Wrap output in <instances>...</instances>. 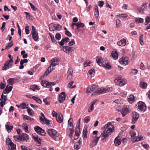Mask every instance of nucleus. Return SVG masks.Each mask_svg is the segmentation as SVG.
I'll use <instances>...</instances> for the list:
<instances>
[{
	"instance_id": "9",
	"label": "nucleus",
	"mask_w": 150,
	"mask_h": 150,
	"mask_svg": "<svg viewBox=\"0 0 150 150\" xmlns=\"http://www.w3.org/2000/svg\"><path fill=\"white\" fill-rule=\"evenodd\" d=\"M138 109L141 111H145L146 109L145 104L142 101H139L137 103Z\"/></svg>"
},
{
	"instance_id": "36",
	"label": "nucleus",
	"mask_w": 150,
	"mask_h": 150,
	"mask_svg": "<svg viewBox=\"0 0 150 150\" xmlns=\"http://www.w3.org/2000/svg\"><path fill=\"white\" fill-rule=\"evenodd\" d=\"M145 21L144 24L145 25H147L150 21V15L147 16L146 17Z\"/></svg>"
},
{
	"instance_id": "49",
	"label": "nucleus",
	"mask_w": 150,
	"mask_h": 150,
	"mask_svg": "<svg viewBox=\"0 0 150 150\" xmlns=\"http://www.w3.org/2000/svg\"><path fill=\"white\" fill-rule=\"evenodd\" d=\"M116 26L117 28H119L121 25V21L120 20L117 19L116 21Z\"/></svg>"
},
{
	"instance_id": "18",
	"label": "nucleus",
	"mask_w": 150,
	"mask_h": 150,
	"mask_svg": "<svg viewBox=\"0 0 150 150\" xmlns=\"http://www.w3.org/2000/svg\"><path fill=\"white\" fill-rule=\"evenodd\" d=\"M149 7V5L147 4H144L142 6L140 9L139 10V11L142 12L144 11H145L146 9L148 8Z\"/></svg>"
},
{
	"instance_id": "39",
	"label": "nucleus",
	"mask_w": 150,
	"mask_h": 150,
	"mask_svg": "<svg viewBox=\"0 0 150 150\" xmlns=\"http://www.w3.org/2000/svg\"><path fill=\"white\" fill-rule=\"evenodd\" d=\"M7 81L11 85L15 83L14 78H10L7 80Z\"/></svg>"
},
{
	"instance_id": "33",
	"label": "nucleus",
	"mask_w": 150,
	"mask_h": 150,
	"mask_svg": "<svg viewBox=\"0 0 150 150\" xmlns=\"http://www.w3.org/2000/svg\"><path fill=\"white\" fill-rule=\"evenodd\" d=\"M9 141L10 146L11 148V149H10V150H15L16 148V145L10 139Z\"/></svg>"
},
{
	"instance_id": "25",
	"label": "nucleus",
	"mask_w": 150,
	"mask_h": 150,
	"mask_svg": "<svg viewBox=\"0 0 150 150\" xmlns=\"http://www.w3.org/2000/svg\"><path fill=\"white\" fill-rule=\"evenodd\" d=\"M121 143V140L120 139V137L118 136L116 137L114 141V143L115 145L117 146L120 145Z\"/></svg>"
},
{
	"instance_id": "21",
	"label": "nucleus",
	"mask_w": 150,
	"mask_h": 150,
	"mask_svg": "<svg viewBox=\"0 0 150 150\" xmlns=\"http://www.w3.org/2000/svg\"><path fill=\"white\" fill-rule=\"evenodd\" d=\"M79 123L78 125H76V130L75 132V135L78 136H79L80 134V128L79 127V126L80 125V118L79 119Z\"/></svg>"
},
{
	"instance_id": "19",
	"label": "nucleus",
	"mask_w": 150,
	"mask_h": 150,
	"mask_svg": "<svg viewBox=\"0 0 150 150\" xmlns=\"http://www.w3.org/2000/svg\"><path fill=\"white\" fill-rule=\"evenodd\" d=\"M33 138L37 142L38 144H40L41 143V139L38 137V135L36 134L32 135Z\"/></svg>"
},
{
	"instance_id": "37",
	"label": "nucleus",
	"mask_w": 150,
	"mask_h": 150,
	"mask_svg": "<svg viewBox=\"0 0 150 150\" xmlns=\"http://www.w3.org/2000/svg\"><path fill=\"white\" fill-rule=\"evenodd\" d=\"M139 86L140 87L143 88H145L147 86V84L144 82H140Z\"/></svg>"
},
{
	"instance_id": "15",
	"label": "nucleus",
	"mask_w": 150,
	"mask_h": 150,
	"mask_svg": "<svg viewBox=\"0 0 150 150\" xmlns=\"http://www.w3.org/2000/svg\"><path fill=\"white\" fill-rule=\"evenodd\" d=\"M119 62L121 64L126 65L127 64L128 61L127 58L125 57H122L120 59Z\"/></svg>"
},
{
	"instance_id": "23",
	"label": "nucleus",
	"mask_w": 150,
	"mask_h": 150,
	"mask_svg": "<svg viewBox=\"0 0 150 150\" xmlns=\"http://www.w3.org/2000/svg\"><path fill=\"white\" fill-rule=\"evenodd\" d=\"M70 41V39L68 37H66L64 39H62L61 41L59 42V45L61 46H63L64 43H67Z\"/></svg>"
},
{
	"instance_id": "43",
	"label": "nucleus",
	"mask_w": 150,
	"mask_h": 150,
	"mask_svg": "<svg viewBox=\"0 0 150 150\" xmlns=\"http://www.w3.org/2000/svg\"><path fill=\"white\" fill-rule=\"evenodd\" d=\"M138 72V70L135 69H132L130 70V73L131 74L135 75Z\"/></svg>"
},
{
	"instance_id": "38",
	"label": "nucleus",
	"mask_w": 150,
	"mask_h": 150,
	"mask_svg": "<svg viewBox=\"0 0 150 150\" xmlns=\"http://www.w3.org/2000/svg\"><path fill=\"white\" fill-rule=\"evenodd\" d=\"M95 73V71L94 69H91L88 72V75L89 76L92 77V75L94 74Z\"/></svg>"
},
{
	"instance_id": "51",
	"label": "nucleus",
	"mask_w": 150,
	"mask_h": 150,
	"mask_svg": "<svg viewBox=\"0 0 150 150\" xmlns=\"http://www.w3.org/2000/svg\"><path fill=\"white\" fill-rule=\"evenodd\" d=\"M74 83V81H72L71 82H70L68 84V86L69 88H75L76 87V85H74L73 86H72V84Z\"/></svg>"
},
{
	"instance_id": "60",
	"label": "nucleus",
	"mask_w": 150,
	"mask_h": 150,
	"mask_svg": "<svg viewBox=\"0 0 150 150\" xmlns=\"http://www.w3.org/2000/svg\"><path fill=\"white\" fill-rule=\"evenodd\" d=\"M29 27L28 25L26 26L25 27V32L26 34H28L29 33Z\"/></svg>"
},
{
	"instance_id": "42",
	"label": "nucleus",
	"mask_w": 150,
	"mask_h": 150,
	"mask_svg": "<svg viewBox=\"0 0 150 150\" xmlns=\"http://www.w3.org/2000/svg\"><path fill=\"white\" fill-rule=\"evenodd\" d=\"M25 50L22 51L21 52V54L23 56V58H25L27 57L28 54H27L25 53Z\"/></svg>"
},
{
	"instance_id": "62",
	"label": "nucleus",
	"mask_w": 150,
	"mask_h": 150,
	"mask_svg": "<svg viewBox=\"0 0 150 150\" xmlns=\"http://www.w3.org/2000/svg\"><path fill=\"white\" fill-rule=\"evenodd\" d=\"M55 37L56 39L59 40H60L61 38V35L59 33H57Z\"/></svg>"
},
{
	"instance_id": "16",
	"label": "nucleus",
	"mask_w": 150,
	"mask_h": 150,
	"mask_svg": "<svg viewBox=\"0 0 150 150\" xmlns=\"http://www.w3.org/2000/svg\"><path fill=\"white\" fill-rule=\"evenodd\" d=\"M51 63L50 66H51V68L52 67H54L56 65L58 64L57 61L56 60L55 58L52 59L50 61Z\"/></svg>"
},
{
	"instance_id": "4",
	"label": "nucleus",
	"mask_w": 150,
	"mask_h": 150,
	"mask_svg": "<svg viewBox=\"0 0 150 150\" xmlns=\"http://www.w3.org/2000/svg\"><path fill=\"white\" fill-rule=\"evenodd\" d=\"M47 132L54 140L57 141L60 140L61 135L57 131L53 129H47Z\"/></svg>"
},
{
	"instance_id": "64",
	"label": "nucleus",
	"mask_w": 150,
	"mask_h": 150,
	"mask_svg": "<svg viewBox=\"0 0 150 150\" xmlns=\"http://www.w3.org/2000/svg\"><path fill=\"white\" fill-rule=\"evenodd\" d=\"M104 3L103 1H99L98 3V5L100 7H102L104 4Z\"/></svg>"
},
{
	"instance_id": "40",
	"label": "nucleus",
	"mask_w": 150,
	"mask_h": 150,
	"mask_svg": "<svg viewBox=\"0 0 150 150\" xmlns=\"http://www.w3.org/2000/svg\"><path fill=\"white\" fill-rule=\"evenodd\" d=\"M6 127L7 129V131L8 132H10L11 131L13 128V127L12 125L11 126H10L8 125H6Z\"/></svg>"
},
{
	"instance_id": "52",
	"label": "nucleus",
	"mask_w": 150,
	"mask_h": 150,
	"mask_svg": "<svg viewBox=\"0 0 150 150\" xmlns=\"http://www.w3.org/2000/svg\"><path fill=\"white\" fill-rule=\"evenodd\" d=\"M73 119L72 118H70L68 120V125L70 126H73Z\"/></svg>"
},
{
	"instance_id": "12",
	"label": "nucleus",
	"mask_w": 150,
	"mask_h": 150,
	"mask_svg": "<svg viewBox=\"0 0 150 150\" xmlns=\"http://www.w3.org/2000/svg\"><path fill=\"white\" fill-rule=\"evenodd\" d=\"M62 50L66 53H69L72 52L73 50V47L68 46H64L62 48Z\"/></svg>"
},
{
	"instance_id": "47",
	"label": "nucleus",
	"mask_w": 150,
	"mask_h": 150,
	"mask_svg": "<svg viewBox=\"0 0 150 150\" xmlns=\"http://www.w3.org/2000/svg\"><path fill=\"white\" fill-rule=\"evenodd\" d=\"M83 138H86L87 137V129H84L83 131Z\"/></svg>"
},
{
	"instance_id": "8",
	"label": "nucleus",
	"mask_w": 150,
	"mask_h": 150,
	"mask_svg": "<svg viewBox=\"0 0 150 150\" xmlns=\"http://www.w3.org/2000/svg\"><path fill=\"white\" fill-rule=\"evenodd\" d=\"M41 84L44 87L49 88L55 85L56 83L54 82H49L48 81L44 80L41 81Z\"/></svg>"
},
{
	"instance_id": "63",
	"label": "nucleus",
	"mask_w": 150,
	"mask_h": 150,
	"mask_svg": "<svg viewBox=\"0 0 150 150\" xmlns=\"http://www.w3.org/2000/svg\"><path fill=\"white\" fill-rule=\"evenodd\" d=\"M43 101L45 103V105H49L50 104V102L47 101V99L46 98H44L43 99Z\"/></svg>"
},
{
	"instance_id": "2",
	"label": "nucleus",
	"mask_w": 150,
	"mask_h": 150,
	"mask_svg": "<svg viewBox=\"0 0 150 150\" xmlns=\"http://www.w3.org/2000/svg\"><path fill=\"white\" fill-rule=\"evenodd\" d=\"M99 89V87L98 85L93 84L92 86H89L88 87L86 90V92L87 93H91L93 90H96L92 93L93 95L97 94H100L111 91L112 88V87H109L108 88H103V89L98 90Z\"/></svg>"
},
{
	"instance_id": "59",
	"label": "nucleus",
	"mask_w": 150,
	"mask_h": 150,
	"mask_svg": "<svg viewBox=\"0 0 150 150\" xmlns=\"http://www.w3.org/2000/svg\"><path fill=\"white\" fill-rule=\"evenodd\" d=\"M21 147L22 150H32L30 149L29 148L26 147L25 146H21Z\"/></svg>"
},
{
	"instance_id": "57",
	"label": "nucleus",
	"mask_w": 150,
	"mask_h": 150,
	"mask_svg": "<svg viewBox=\"0 0 150 150\" xmlns=\"http://www.w3.org/2000/svg\"><path fill=\"white\" fill-rule=\"evenodd\" d=\"M90 118L89 116L86 117L84 118V122L85 123H88L90 120Z\"/></svg>"
},
{
	"instance_id": "61",
	"label": "nucleus",
	"mask_w": 150,
	"mask_h": 150,
	"mask_svg": "<svg viewBox=\"0 0 150 150\" xmlns=\"http://www.w3.org/2000/svg\"><path fill=\"white\" fill-rule=\"evenodd\" d=\"M130 134L131 138L132 139H134L135 138L134 137L136 135L135 133L134 132H132L130 133Z\"/></svg>"
},
{
	"instance_id": "24",
	"label": "nucleus",
	"mask_w": 150,
	"mask_h": 150,
	"mask_svg": "<svg viewBox=\"0 0 150 150\" xmlns=\"http://www.w3.org/2000/svg\"><path fill=\"white\" fill-rule=\"evenodd\" d=\"M98 7L97 5L94 6V9L95 11L94 12V15L96 18H97L99 16V11Z\"/></svg>"
},
{
	"instance_id": "55",
	"label": "nucleus",
	"mask_w": 150,
	"mask_h": 150,
	"mask_svg": "<svg viewBox=\"0 0 150 150\" xmlns=\"http://www.w3.org/2000/svg\"><path fill=\"white\" fill-rule=\"evenodd\" d=\"M79 143H75L74 145V147L75 149H76L77 150H78L80 148V145L79 144Z\"/></svg>"
},
{
	"instance_id": "10",
	"label": "nucleus",
	"mask_w": 150,
	"mask_h": 150,
	"mask_svg": "<svg viewBox=\"0 0 150 150\" xmlns=\"http://www.w3.org/2000/svg\"><path fill=\"white\" fill-rule=\"evenodd\" d=\"M139 117V115L138 113L135 112H133L132 116V124H134L136 122Z\"/></svg>"
},
{
	"instance_id": "17",
	"label": "nucleus",
	"mask_w": 150,
	"mask_h": 150,
	"mask_svg": "<svg viewBox=\"0 0 150 150\" xmlns=\"http://www.w3.org/2000/svg\"><path fill=\"white\" fill-rule=\"evenodd\" d=\"M126 43V40L124 38H123L117 42V44L119 46L123 47L125 46Z\"/></svg>"
},
{
	"instance_id": "31",
	"label": "nucleus",
	"mask_w": 150,
	"mask_h": 150,
	"mask_svg": "<svg viewBox=\"0 0 150 150\" xmlns=\"http://www.w3.org/2000/svg\"><path fill=\"white\" fill-rule=\"evenodd\" d=\"M23 118L25 121H27V122H28L29 120H33L32 118L26 115H23Z\"/></svg>"
},
{
	"instance_id": "30",
	"label": "nucleus",
	"mask_w": 150,
	"mask_h": 150,
	"mask_svg": "<svg viewBox=\"0 0 150 150\" xmlns=\"http://www.w3.org/2000/svg\"><path fill=\"white\" fill-rule=\"evenodd\" d=\"M32 37L33 39L35 41H37L38 40V35L37 32L36 33H32Z\"/></svg>"
},
{
	"instance_id": "6",
	"label": "nucleus",
	"mask_w": 150,
	"mask_h": 150,
	"mask_svg": "<svg viewBox=\"0 0 150 150\" xmlns=\"http://www.w3.org/2000/svg\"><path fill=\"white\" fill-rule=\"evenodd\" d=\"M115 82L117 85L122 86L127 83V80L126 79H122L120 77L116 79L115 80Z\"/></svg>"
},
{
	"instance_id": "22",
	"label": "nucleus",
	"mask_w": 150,
	"mask_h": 150,
	"mask_svg": "<svg viewBox=\"0 0 150 150\" xmlns=\"http://www.w3.org/2000/svg\"><path fill=\"white\" fill-rule=\"evenodd\" d=\"M74 130L73 129L68 128L67 129V132L69 137L71 138L73 134Z\"/></svg>"
},
{
	"instance_id": "48",
	"label": "nucleus",
	"mask_w": 150,
	"mask_h": 150,
	"mask_svg": "<svg viewBox=\"0 0 150 150\" xmlns=\"http://www.w3.org/2000/svg\"><path fill=\"white\" fill-rule=\"evenodd\" d=\"M23 128L24 129L25 131L26 132H28V127L27 125H26L24 124H23L22 125Z\"/></svg>"
},
{
	"instance_id": "11",
	"label": "nucleus",
	"mask_w": 150,
	"mask_h": 150,
	"mask_svg": "<svg viewBox=\"0 0 150 150\" xmlns=\"http://www.w3.org/2000/svg\"><path fill=\"white\" fill-rule=\"evenodd\" d=\"M34 129L38 133L42 135H45L46 134L45 131L42 128L38 126L35 127Z\"/></svg>"
},
{
	"instance_id": "46",
	"label": "nucleus",
	"mask_w": 150,
	"mask_h": 150,
	"mask_svg": "<svg viewBox=\"0 0 150 150\" xmlns=\"http://www.w3.org/2000/svg\"><path fill=\"white\" fill-rule=\"evenodd\" d=\"M143 34L141 35L139 37V42L141 44V45H143Z\"/></svg>"
},
{
	"instance_id": "56",
	"label": "nucleus",
	"mask_w": 150,
	"mask_h": 150,
	"mask_svg": "<svg viewBox=\"0 0 150 150\" xmlns=\"http://www.w3.org/2000/svg\"><path fill=\"white\" fill-rule=\"evenodd\" d=\"M54 27H55V29L58 30H61L62 28V26L60 25L59 24H57L56 26H54Z\"/></svg>"
},
{
	"instance_id": "53",
	"label": "nucleus",
	"mask_w": 150,
	"mask_h": 150,
	"mask_svg": "<svg viewBox=\"0 0 150 150\" xmlns=\"http://www.w3.org/2000/svg\"><path fill=\"white\" fill-rule=\"evenodd\" d=\"M50 35L52 42H54L56 43H57V41H56L55 39H54V35L52 34H50Z\"/></svg>"
},
{
	"instance_id": "7",
	"label": "nucleus",
	"mask_w": 150,
	"mask_h": 150,
	"mask_svg": "<svg viewBox=\"0 0 150 150\" xmlns=\"http://www.w3.org/2000/svg\"><path fill=\"white\" fill-rule=\"evenodd\" d=\"M131 111L130 107L129 106H125L122 109L121 112L123 117H124L126 115L129 113Z\"/></svg>"
},
{
	"instance_id": "20",
	"label": "nucleus",
	"mask_w": 150,
	"mask_h": 150,
	"mask_svg": "<svg viewBox=\"0 0 150 150\" xmlns=\"http://www.w3.org/2000/svg\"><path fill=\"white\" fill-rule=\"evenodd\" d=\"M28 136L26 134L23 133L19 136L20 139L23 140L27 141L28 139Z\"/></svg>"
},
{
	"instance_id": "50",
	"label": "nucleus",
	"mask_w": 150,
	"mask_h": 150,
	"mask_svg": "<svg viewBox=\"0 0 150 150\" xmlns=\"http://www.w3.org/2000/svg\"><path fill=\"white\" fill-rule=\"evenodd\" d=\"M20 108L23 109L27 108L26 107V104L25 103H23L20 104Z\"/></svg>"
},
{
	"instance_id": "32",
	"label": "nucleus",
	"mask_w": 150,
	"mask_h": 150,
	"mask_svg": "<svg viewBox=\"0 0 150 150\" xmlns=\"http://www.w3.org/2000/svg\"><path fill=\"white\" fill-rule=\"evenodd\" d=\"M128 100L129 103H132L134 101V97L132 95H131L129 98H128Z\"/></svg>"
},
{
	"instance_id": "14",
	"label": "nucleus",
	"mask_w": 150,
	"mask_h": 150,
	"mask_svg": "<svg viewBox=\"0 0 150 150\" xmlns=\"http://www.w3.org/2000/svg\"><path fill=\"white\" fill-rule=\"evenodd\" d=\"M56 119L57 121L59 123L62 122L63 121V118L62 114L60 113H57L56 116Z\"/></svg>"
},
{
	"instance_id": "58",
	"label": "nucleus",
	"mask_w": 150,
	"mask_h": 150,
	"mask_svg": "<svg viewBox=\"0 0 150 150\" xmlns=\"http://www.w3.org/2000/svg\"><path fill=\"white\" fill-rule=\"evenodd\" d=\"M135 21H136V22H138V23H143L144 21L143 19L141 18H139L137 19Z\"/></svg>"
},
{
	"instance_id": "1",
	"label": "nucleus",
	"mask_w": 150,
	"mask_h": 150,
	"mask_svg": "<svg viewBox=\"0 0 150 150\" xmlns=\"http://www.w3.org/2000/svg\"><path fill=\"white\" fill-rule=\"evenodd\" d=\"M105 130L99 137L95 136L93 137L94 138L92 140V143L91 144V146L92 147L96 146L98 142L100 137L101 136V140L104 142L106 141L108 139L109 136L112 133L114 130V126L112 125L111 122H108L105 124L104 127Z\"/></svg>"
},
{
	"instance_id": "26",
	"label": "nucleus",
	"mask_w": 150,
	"mask_h": 150,
	"mask_svg": "<svg viewBox=\"0 0 150 150\" xmlns=\"http://www.w3.org/2000/svg\"><path fill=\"white\" fill-rule=\"evenodd\" d=\"M73 71L71 69H69L67 72V74L68 76L67 77V79L70 80L72 78V73Z\"/></svg>"
},
{
	"instance_id": "29",
	"label": "nucleus",
	"mask_w": 150,
	"mask_h": 150,
	"mask_svg": "<svg viewBox=\"0 0 150 150\" xmlns=\"http://www.w3.org/2000/svg\"><path fill=\"white\" fill-rule=\"evenodd\" d=\"M96 101L95 100L93 101L90 107L89 108L88 111L89 112H92L94 109V105L96 103Z\"/></svg>"
},
{
	"instance_id": "41",
	"label": "nucleus",
	"mask_w": 150,
	"mask_h": 150,
	"mask_svg": "<svg viewBox=\"0 0 150 150\" xmlns=\"http://www.w3.org/2000/svg\"><path fill=\"white\" fill-rule=\"evenodd\" d=\"M77 24V29H79V28H83L85 26L84 24L82 23H80L79 22H78L76 23Z\"/></svg>"
},
{
	"instance_id": "3",
	"label": "nucleus",
	"mask_w": 150,
	"mask_h": 150,
	"mask_svg": "<svg viewBox=\"0 0 150 150\" xmlns=\"http://www.w3.org/2000/svg\"><path fill=\"white\" fill-rule=\"evenodd\" d=\"M96 61L98 64L100 66L103 67L105 68L110 69L111 66L109 63L108 61L105 59H102V57H97Z\"/></svg>"
},
{
	"instance_id": "54",
	"label": "nucleus",
	"mask_w": 150,
	"mask_h": 150,
	"mask_svg": "<svg viewBox=\"0 0 150 150\" xmlns=\"http://www.w3.org/2000/svg\"><path fill=\"white\" fill-rule=\"evenodd\" d=\"M90 64L91 62L89 61H86V62L84 63V67H86L88 66H91Z\"/></svg>"
},
{
	"instance_id": "45",
	"label": "nucleus",
	"mask_w": 150,
	"mask_h": 150,
	"mask_svg": "<svg viewBox=\"0 0 150 150\" xmlns=\"http://www.w3.org/2000/svg\"><path fill=\"white\" fill-rule=\"evenodd\" d=\"M27 111L29 115L30 116H32L33 113V110L30 108L27 107Z\"/></svg>"
},
{
	"instance_id": "44",
	"label": "nucleus",
	"mask_w": 150,
	"mask_h": 150,
	"mask_svg": "<svg viewBox=\"0 0 150 150\" xmlns=\"http://www.w3.org/2000/svg\"><path fill=\"white\" fill-rule=\"evenodd\" d=\"M13 45V43L12 41H11L7 44V45L5 49L8 50L10 47H12Z\"/></svg>"
},
{
	"instance_id": "28",
	"label": "nucleus",
	"mask_w": 150,
	"mask_h": 150,
	"mask_svg": "<svg viewBox=\"0 0 150 150\" xmlns=\"http://www.w3.org/2000/svg\"><path fill=\"white\" fill-rule=\"evenodd\" d=\"M111 56L113 58L116 59L118 57V54L116 51H113L111 53Z\"/></svg>"
},
{
	"instance_id": "35",
	"label": "nucleus",
	"mask_w": 150,
	"mask_h": 150,
	"mask_svg": "<svg viewBox=\"0 0 150 150\" xmlns=\"http://www.w3.org/2000/svg\"><path fill=\"white\" fill-rule=\"evenodd\" d=\"M40 120L41 121L43 122H45V123H47V125L50 122H51V121H50L47 119L46 118L45 119H43L42 117H40Z\"/></svg>"
},
{
	"instance_id": "27",
	"label": "nucleus",
	"mask_w": 150,
	"mask_h": 150,
	"mask_svg": "<svg viewBox=\"0 0 150 150\" xmlns=\"http://www.w3.org/2000/svg\"><path fill=\"white\" fill-rule=\"evenodd\" d=\"M54 69L53 68H51V66H50L48 67L47 70L45 72L43 76L45 77L47 76V75L49 74L51 71H52Z\"/></svg>"
},
{
	"instance_id": "34",
	"label": "nucleus",
	"mask_w": 150,
	"mask_h": 150,
	"mask_svg": "<svg viewBox=\"0 0 150 150\" xmlns=\"http://www.w3.org/2000/svg\"><path fill=\"white\" fill-rule=\"evenodd\" d=\"M30 88L34 91H35V90H39L40 89L39 86L35 85L31 86Z\"/></svg>"
},
{
	"instance_id": "13",
	"label": "nucleus",
	"mask_w": 150,
	"mask_h": 150,
	"mask_svg": "<svg viewBox=\"0 0 150 150\" xmlns=\"http://www.w3.org/2000/svg\"><path fill=\"white\" fill-rule=\"evenodd\" d=\"M66 95L64 92L61 93L59 96V103H62L65 99Z\"/></svg>"
},
{
	"instance_id": "5",
	"label": "nucleus",
	"mask_w": 150,
	"mask_h": 150,
	"mask_svg": "<svg viewBox=\"0 0 150 150\" xmlns=\"http://www.w3.org/2000/svg\"><path fill=\"white\" fill-rule=\"evenodd\" d=\"M13 62V59H10L9 60L6 61L4 64V66L2 67L3 70L6 71L7 69L11 68L12 67V64Z\"/></svg>"
}]
</instances>
